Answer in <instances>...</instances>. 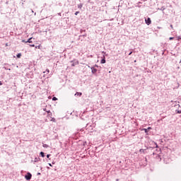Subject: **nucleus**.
Listing matches in <instances>:
<instances>
[{"label":"nucleus","instance_id":"nucleus-1","mask_svg":"<svg viewBox=\"0 0 181 181\" xmlns=\"http://www.w3.org/2000/svg\"><path fill=\"white\" fill-rule=\"evenodd\" d=\"M88 67L89 69H90L92 74H94V76H97V71H98L97 69L95 68L94 66H88Z\"/></svg>","mask_w":181,"mask_h":181},{"label":"nucleus","instance_id":"nucleus-2","mask_svg":"<svg viewBox=\"0 0 181 181\" xmlns=\"http://www.w3.org/2000/svg\"><path fill=\"white\" fill-rule=\"evenodd\" d=\"M71 67L78 66V64H79L78 60H77V59H74V60L71 61Z\"/></svg>","mask_w":181,"mask_h":181},{"label":"nucleus","instance_id":"nucleus-3","mask_svg":"<svg viewBox=\"0 0 181 181\" xmlns=\"http://www.w3.org/2000/svg\"><path fill=\"white\" fill-rule=\"evenodd\" d=\"M25 178L26 180H30V179H32V174L30 173H28L27 175H25Z\"/></svg>","mask_w":181,"mask_h":181},{"label":"nucleus","instance_id":"nucleus-4","mask_svg":"<svg viewBox=\"0 0 181 181\" xmlns=\"http://www.w3.org/2000/svg\"><path fill=\"white\" fill-rule=\"evenodd\" d=\"M143 163H139L142 166H146L148 165L146 158L142 160Z\"/></svg>","mask_w":181,"mask_h":181},{"label":"nucleus","instance_id":"nucleus-5","mask_svg":"<svg viewBox=\"0 0 181 181\" xmlns=\"http://www.w3.org/2000/svg\"><path fill=\"white\" fill-rule=\"evenodd\" d=\"M145 22L148 25L152 23V21H151V18H147L146 19H145Z\"/></svg>","mask_w":181,"mask_h":181},{"label":"nucleus","instance_id":"nucleus-6","mask_svg":"<svg viewBox=\"0 0 181 181\" xmlns=\"http://www.w3.org/2000/svg\"><path fill=\"white\" fill-rule=\"evenodd\" d=\"M152 129V127H148L147 129H143L142 131L145 132V134L148 135V132H149V130Z\"/></svg>","mask_w":181,"mask_h":181},{"label":"nucleus","instance_id":"nucleus-7","mask_svg":"<svg viewBox=\"0 0 181 181\" xmlns=\"http://www.w3.org/2000/svg\"><path fill=\"white\" fill-rule=\"evenodd\" d=\"M47 112L48 114L47 117L49 118H52V112H50V110H47Z\"/></svg>","mask_w":181,"mask_h":181},{"label":"nucleus","instance_id":"nucleus-8","mask_svg":"<svg viewBox=\"0 0 181 181\" xmlns=\"http://www.w3.org/2000/svg\"><path fill=\"white\" fill-rule=\"evenodd\" d=\"M100 63L102 64H105V55H103V58L102 59V60L100 61Z\"/></svg>","mask_w":181,"mask_h":181},{"label":"nucleus","instance_id":"nucleus-9","mask_svg":"<svg viewBox=\"0 0 181 181\" xmlns=\"http://www.w3.org/2000/svg\"><path fill=\"white\" fill-rule=\"evenodd\" d=\"M40 160V158L39 157H35L34 159V162L37 163Z\"/></svg>","mask_w":181,"mask_h":181},{"label":"nucleus","instance_id":"nucleus-10","mask_svg":"<svg viewBox=\"0 0 181 181\" xmlns=\"http://www.w3.org/2000/svg\"><path fill=\"white\" fill-rule=\"evenodd\" d=\"M75 95H78L79 97H81V95H83V93L76 92V93H75Z\"/></svg>","mask_w":181,"mask_h":181},{"label":"nucleus","instance_id":"nucleus-11","mask_svg":"<svg viewBox=\"0 0 181 181\" xmlns=\"http://www.w3.org/2000/svg\"><path fill=\"white\" fill-rule=\"evenodd\" d=\"M25 43H32V37L29 38Z\"/></svg>","mask_w":181,"mask_h":181},{"label":"nucleus","instance_id":"nucleus-12","mask_svg":"<svg viewBox=\"0 0 181 181\" xmlns=\"http://www.w3.org/2000/svg\"><path fill=\"white\" fill-rule=\"evenodd\" d=\"M16 57H18V59H21V57H22V54L18 53V54L16 55Z\"/></svg>","mask_w":181,"mask_h":181},{"label":"nucleus","instance_id":"nucleus-13","mask_svg":"<svg viewBox=\"0 0 181 181\" xmlns=\"http://www.w3.org/2000/svg\"><path fill=\"white\" fill-rule=\"evenodd\" d=\"M175 107H178V108H180V105L179 103H177V102H175Z\"/></svg>","mask_w":181,"mask_h":181},{"label":"nucleus","instance_id":"nucleus-14","mask_svg":"<svg viewBox=\"0 0 181 181\" xmlns=\"http://www.w3.org/2000/svg\"><path fill=\"white\" fill-rule=\"evenodd\" d=\"M40 155L42 156V158H45V153L44 152L41 151L40 153Z\"/></svg>","mask_w":181,"mask_h":181},{"label":"nucleus","instance_id":"nucleus-15","mask_svg":"<svg viewBox=\"0 0 181 181\" xmlns=\"http://www.w3.org/2000/svg\"><path fill=\"white\" fill-rule=\"evenodd\" d=\"M78 8L79 9H81V8H83V4H79L78 5Z\"/></svg>","mask_w":181,"mask_h":181},{"label":"nucleus","instance_id":"nucleus-16","mask_svg":"<svg viewBox=\"0 0 181 181\" xmlns=\"http://www.w3.org/2000/svg\"><path fill=\"white\" fill-rule=\"evenodd\" d=\"M50 121H52V122H56V119L54 117H52Z\"/></svg>","mask_w":181,"mask_h":181},{"label":"nucleus","instance_id":"nucleus-17","mask_svg":"<svg viewBox=\"0 0 181 181\" xmlns=\"http://www.w3.org/2000/svg\"><path fill=\"white\" fill-rule=\"evenodd\" d=\"M175 112H176V114H181V110H176Z\"/></svg>","mask_w":181,"mask_h":181},{"label":"nucleus","instance_id":"nucleus-18","mask_svg":"<svg viewBox=\"0 0 181 181\" xmlns=\"http://www.w3.org/2000/svg\"><path fill=\"white\" fill-rule=\"evenodd\" d=\"M156 159H158V160H161L160 156L159 155L156 156Z\"/></svg>","mask_w":181,"mask_h":181},{"label":"nucleus","instance_id":"nucleus-19","mask_svg":"<svg viewBox=\"0 0 181 181\" xmlns=\"http://www.w3.org/2000/svg\"><path fill=\"white\" fill-rule=\"evenodd\" d=\"M43 148H49V145L47 144H43Z\"/></svg>","mask_w":181,"mask_h":181},{"label":"nucleus","instance_id":"nucleus-20","mask_svg":"<svg viewBox=\"0 0 181 181\" xmlns=\"http://www.w3.org/2000/svg\"><path fill=\"white\" fill-rule=\"evenodd\" d=\"M139 152H141V153H144L145 152V150L141 148L139 150Z\"/></svg>","mask_w":181,"mask_h":181},{"label":"nucleus","instance_id":"nucleus-21","mask_svg":"<svg viewBox=\"0 0 181 181\" xmlns=\"http://www.w3.org/2000/svg\"><path fill=\"white\" fill-rule=\"evenodd\" d=\"M78 13H80V11H76L75 12V16H77L78 15Z\"/></svg>","mask_w":181,"mask_h":181},{"label":"nucleus","instance_id":"nucleus-22","mask_svg":"<svg viewBox=\"0 0 181 181\" xmlns=\"http://www.w3.org/2000/svg\"><path fill=\"white\" fill-rule=\"evenodd\" d=\"M57 98L56 97L52 98V101H57Z\"/></svg>","mask_w":181,"mask_h":181},{"label":"nucleus","instance_id":"nucleus-23","mask_svg":"<svg viewBox=\"0 0 181 181\" xmlns=\"http://www.w3.org/2000/svg\"><path fill=\"white\" fill-rule=\"evenodd\" d=\"M44 73H47V74H49V69H47L46 71H44Z\"/></svg>","mask_w":181,"mask_h":181},{"label":"nucleus","instance_id":"nucleus-24","mask_svg":"<svg viewBox=\"0 0 181 181\" xmlns=\"http://www.w3.org/2000/svg\"><path fill=\"white\" fill-rule=\"evenodd\" d=\"M173 39H175V37H170L169 38V40H173Z\"/></svg>","mask_w":181,"mask_h":181},{"label":"nucleus","instance_id":"nucleus-25","mask_svg":"<svg viewBox=\"0 0 181 181\" xmlns=\"http://www.w3.org/2000/svg\"><path fill=\"white\" fill-rule=\"evenodd\" d=\"M43 110L45 111L46 112H47V111H48L46 107H45V108L43 109Z\"/></svg>","mask_w":181,"mask_h":181},{"label":"nucleus","instance_id":"nucleus-26","mask_svg":"<svg viewBox=\"0 0 181 181\" xmlns=\"http://www.w3.org/2000/svg\"><path fill=\"white\" fill-rule=\"evenodd\" d=\"M50 156H51L50 154H47V158H50Z\"/></svg>","mask_w":181,"mask_h":181},{"label":"nucleus","instance_id":"nucleus-27","mask_svg":"<svg viewBox=\"0 0 181 181\" xmlns=\"http://www.w3.org/2000/svg\"><path fill=\"white\" fill-rule=\"evenodd\" d=\"M83 32H86V30H81V33H83Z\"/></svg>","mask_w":181,"mask_h":181},{"label":"nucleus","instance_id":"nucleus-28","mask_svg":"<svg viewBox=\"0 0 181 181\" xmlns=\"http://www.w3.org/2000/svg\"><path fill=\"white\" fill-rule=\"evenodd\" d=\"M30 47H35V45H30Z\"/></svg>","mask_w":181,"mask_h":181},{"label":"nucleus","instance_id":"nucleus-29","mask_svg":"<svg viewBox=\"0 0 181 181\" xmlns=\"http://www.w3.org/2000/svg\"><path fill=\"white\" fill-rule=\"evenodd\" d=\"M93 67H97V68H98V65H97V64H95L94 66H93Z\"/></svg>","mask_w":181,"mask_h":181},{"label":"nucleus","instance_id":"nucleus-30","mask_svg":"<svg viewBox=\"0 0 181 181\" xmlns=\"http://www.w3.org/2000/svg\"><path fill=\"white\" fill-rule=\"evenodd\" d=\"M160 11H165V8L162 7V8H160Z\"/></svg>","mask_w":181,"mask_h":181},{"label":"nucleus","instance_id":"nucleus-31","mask_svg":"<svg viewBox=\"0 0 181 181\" xmlns=\"http://www.w3.org/2000/svg\"><path fill=\"white\" fill-rule=\"evenodd\" d=\"M83 37H86L87 36V34L85 33L83 35Z\"/></svg>","mask_w":181,"mask_h":181},{"label":"nucleus","instance_id":"nucleus-32","mask_svg":"<svg viewBox=\"0 0 181 181\" xmlns=\"http://www.w3.org/2000/svg\"><path fill=\"white\" fill-rule=\"evenodd\" d=\"M132 54V52H130L129 53V56H131Z\"/></svg>","mask_w":181,"mask_h":181},{"label":"nucleus","instance_id":"nucleus-33","mask_svg":"<svg viewBox=\"0 0 181 181\" xmlns=\"http://www.w3.org/2000/svg\"><path fill=\"white\" fill-rule=\"evenodd\" d=\"M22 42H23V43H26L25 42L26 41H25V40H23Z\"/></svg>","mask_w":181,"mask_h":181},{"label":"nucleus","instance_id":"nucleus-34","mask_svg":"<svg viewBox=\"0 0 181 181\" xmlns=\"http://www.w3.org/2000/svg\"><path fill=\"white\" fill-rule=\"evenodd\" d=\"M8 46H9V45H8V43L7 42V43H6V47H8Z\"/></svg>","mask_w":181,"mask_h":181},{"label":"nucleus","instance_id":"nucleus-35","mask_svg":"<svg viewBox=\"0 0 181 181\" xmlns=\"http://www.w3.org/2000/svg\"><path fill=\"white\" fill-rule=\"evenodd\" d=\"M103 54H106V52H102Z\"/></svg>","mask_w":181,"mask_h":181},{"label":"nucleus","instance_id":"nucleus-36","mask_svg":"<svg viewBox=\"0 0 181 181\" xmlns=\"http://www.w3.org/2000/svg\"><path fill=\"white\" fill-rule=\"evenodd\" d=\"M48 165H49V166H53L52 165V163H48Z\"/></svg>","mask_w":181,"mask_h":181},{"label":"nucleus","instance_id":"nucleus-37","mask_svg":"<svg viewBox=\"0 0 181 181\" xmlns=\"http://www.w3.org/2000/svg\"><path fill=\"white\" fill-rule=\"evenodd\" d=\"M156 145V148H158V144L156 143H155Z\"/></svg>","mask_w":181,"mask_h":181},{"label":"nucleus","instance_id":"nucleus-38","mask_svg":"<svg viewBox=\"0 0 181 181\" xmlns=\"http://www.w3.org/2000/svg\"><path fill=\"white\" fill-rule=\"evenodd\" d=\"M2 81H0V86H2Z\"/></svg>","mask_w":181,"mask_h":181},{"label":"nucleus","instance_id":"nucleus-39","mask_svg":"<svg viewBox=\"0 0 181 181\" xmlns=\"http://www.w3.org/2000/svg\"><path fill=\"white\" fill-rule=\"evenodd\" d=\"M4 69H5L6 70H11V69H6V68H5V67H4Z\"/></svg>","mask_w":181,"mask_h":181},{"label":"nucleus","instance_id":"nucleus-40","mask_svg":"<svg viewBox=\"0 0 181 181\" xmlns=\"http://www.w3.org/2000/svg\"><path fill=\"white\" fill-rule=\"evenodd\" d=\"M164 162H165V163H168V162H166V159H164Z\"/></svg>","mask_w":181,"mask_h":181},{"label":"nucleus","instance_id":"nucleus-41","mask_svg":"<svg viewBox=\"0 0 181 181\" xmlns=\"http://www.w3.org/2000/svg\"><path fill=\"white\" fill-rule=\"evenodd\" d=\"M52 165H54L55 162H54V161H52Z\"/></svg>","mask_w":181,"mask_h":181},{"label":"nucleus","instance_id":"nucleus-42","mask_svg":"<svg viewBox=\"0 0 181 181\" xmlns=\"http://www.w3.org/2000/svg\"><path fill=\"white\" fill-rule=\"evenodd\" d=\"M58 15H59V16H61L62 13H59Z\"/></svg>","mask_w":181,"mask_h":181},{"label":"nucleus","instance_id":"nucleus-43","mask_svg":"<svg viewBox=\"0 0 181 181\" xmlns=\"http://www.w3.org/2000/svg\"><path fill=\"white\" fill-rule=\"evenodd\" d=\"M170 28H173V25H170Z\"/></svg>","mask_w":181,"mask_h":181},{"label":"nucleus","instance_id":"nucleus-44","mask_svg":"<svg viewBox=\"0 0 181 181\" xmlns=\"http://www.w3.org/2000/svg\"><path fill=\"white\" fill-rule=\"evenodd\" d=\"M119 163L121 165V163H122V161H119Z\"/></svg>","mask_w":181,"mask_h":181},{"label":"nucleus","instance_id":"nucleus-45","mask_svg":"<svg viewBox=\"0 0 181 181\" xmlns=\"http://www.w3.org/2000/svg\"><path fill=\"white\" fill-rule=\"evenodd\" d=\"M31 11H32V12H33H33H34V11H33V9H31Z\"/></svg>","mask_w":181,"mask_h":181},{"label":"nucleus","instance_id":"nucleus-46","mask_svg":"<svg viewBox=\"0 0 181 181\" xmlns=\"http://www.w3.org/2000/svg\"><path fill=\"white\" fill-rule=\"evenodd\" d=\"M34 15L36 16V13H35Z\"/></svg>","mask_w":181,"mask_h":181},{"label":"nucleus","instance_id":"nucleus-47","mask_svg":"<svg viewBox=\"0 0 181 181\" xmlns=\"http://www.w3.org/2000/svg\"><path fill=\"white\" fill-rule=\"evenodd\" d=\"M180 64H181V59H180Z\"/></svg>","mask_w":181,"mask_h":181},{"label":"nucleus","instance_id":"nucleus-48","mask_svg":"<svg viewBox=\"0 0 181 181\" xmlns=\"http://www.w3.org/2000/svg\"><path fill=\"white\" fill-rule=\"evenodd\" d=\"M37 175H40V173H38Z\"/></svg>","mask_w":181,"mask_h":181},{"label":"nucleus","instance_id":"nucleus-49","mask_svg":"<svg viewBox=\"0 0 181 181\" xmlns=\"http://www.w3.org/2000/svg\"><path fill=\"white\" fill-rule=\"evenodd\" d=\"M120 169H122V167H120Z\"/></svg>","mask_w":181,"mask_h":181},{"label":"nucleus","instance_id":"nucleus-50","mask_svg":"<svg viewBox=\"0 0 181 181\" xmlns=\"http://www.w3.org/2000/svg\"><path fill=\"white\" fill-rule=\"evenodd\" d=\"M76 135H78V133H77Z\"/></svg>","mask_w":181,"mask_h":181},{"label":"nucleus","instance_id":"nucleus-51","mask_svg":"<svg viewBox=\"0 0 181 181\" xmlns=\"http://www.w3.org/2000/svg\"><path fill=\"white\" fill-rule=\"evenodd\" d=\"M119 180L118 179H117V181H118Z\"/></svg>","mask_w":181,"mask_h":181}]
</instances>
